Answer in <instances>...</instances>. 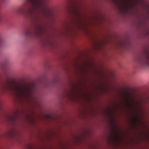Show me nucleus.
<instances>
[{"mask_svg":"<svg viewBox=\"0 0 149 149\" xmlns=\"http://www.w3.org/2000/svg\"><path fill=\"white\" fill-rule=\"evenodd\" d=\"M46 116H47V117L49 118H50L51 116H50V115H46Z\"/></svg>","mask_w":149,"mask_h":149,"instance_id":"423d86ee","label":"nucleus"},{"mask_svg":"<svg viewBox=\"0 0 149 149\" xmlns=\"http://www.w3.org/2000/svg\"><path fill=\"white\" fill-rule=\"evenodd\" d=\"M43 0H27L19 7L15 12L31 19L35 24L33 30L25 29L24 34L32 37L41 36L43 34V26L39 23L40 16L38 13L43 8Z\"/></svg>","mask_w":149,"mask_h":149,"instance_id":"f257e3e1","label":"nucleus"},{"mask_svg":"<svg viewBox=\"0 0 149 149\" xmlns=\"http://www.w3.org/2000/svg\"><path fill=\"white\" fill-rule=\"evenodd\" d=\"M138 62L142 66H149V52H147L144 57L139 58Z\"/></svg>","mask_w":149,"mask_h":149,"instance_id":"7ed1b4c3","label":"nucleus"},{"mask_svg":"<svg viewBox=\"0 0 149 149\" xmlns=\"http://www.w3.org/2000/svg\"><path fill=\"white\" fill-rule=\"evenodd\" d=\"M3 18L2 17L0 16V24H1L3 22Z\"/></svg>","mask_w":149,"mask_h":149,"instance_id":"20e7f679","label":"nucleus"},{"mask_svg":"<svg viewBox=\"0 0 149 149\" xmlns=\"http://www.w3.org/2000/svg\"><path fill=\"white\" fill-rule=\"evenodd\" d=\"M3 89L5 91L14 93L21 98L29 99L31 97L34 88L30 85L15 86L8 83L4 86Z\"/></svg>","mask_w":149,"mask_h":149,"instance_id":"f03ea898","label":"nucleus"},{"mask_svg":"<svg viewBox=\"0 0 149 149\" xmlns=\"http://www.w3.org/2000/svg\"><path fill=\"white\" fill-rule=\"evenodd\" d=\"M27 149H33V148L30 145H29L28 146Z\"/></svg>","mask_w":149,"mask_h":149,"instance_id":"39448f33","label":"nucleus"}]
</instances>
